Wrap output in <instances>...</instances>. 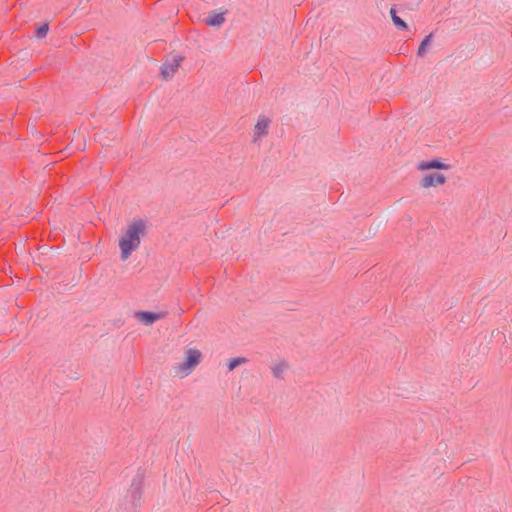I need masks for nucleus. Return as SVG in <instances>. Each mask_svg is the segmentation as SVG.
Returning <instances> with one entry per match:
<instances>
[{
    "instance_id": "1",
    "label": "nucleus",
    "mask_w": 512,
    "mask_h": 512,
    "mask_svg": "<svg viewBox=\"0 0 512 512\" xmlns=\"http://www.w3.org/2000/svg\"><path fill=\"white\" fill-rule=\"evenodd\" d=\"M145 233L146 223L143 220H134L124 228L118 240L121 260H128L140 247Z\"/></svg>"
},
{
    "instance_id": "2",
    "label": "nucleus",
    "mask_w": 512,
    "mask_h": 512,
    "mask_svg": "<svg viewBox=\"0 0 512 512\" xmlns=\"http://www.w3.org/2000/svg\"><path fill=\"white\" fill-rule=\"evenodd\" d=\"M202 354L196 348H186L184 350V358L182 362L173 366L172 371L174 376L178 378H185L193 373L196 367L201 362Z\"/></svg>"
},
{
    "instance_id": "3",
    "label": "nucleus",
    "mask_w": 512,
    "mask_h": 512,
    "mask_svg": "<svg viewBox=\"0 0 512 512\" xmlns=\"http://www.w3.org/2000/svg\"><path fill=\"white\" fill-rule=\"evenodd\" d=\"M271 120L264 116L260 115L255 123L253 130V142H260L265 136L268 134V129L270 126Z\"/></svg>"
},
{
    "instance_id": "4",
    "label": "nucleus",
    "mask_w": 512,
    "mask_h": 512,
    "mask_svg": "<svg viewBox=\"0 0 512 512\" xmlns=\"http://www.w3.org/2000/svg\"><path fill=\"white\" fill-rule=\"evenodd\" d=\"M446 182V176L441 172H432L425 174L420 182L421 187L431 188L443 185Z\"/></svg>"
},
{
    "instance_id": "5",
    "label": "nucleus",
    "mask_w": 512,
    "mask_h": 512,
    "mask_svg": "<svg viewBox=\"0 0 512 512\" xmlns=\"http://www.w3.org/2000/svg\"><path fill=\"white\" fill-rule=\"evenodd\" d=\"M418 170L420 171H427L432 169L437 170H448L450 166L446 164L445 162L441 161L440 159H432L428 161H421L417 165Z\"/></svg>"
},
{
    "instance_id": "6",
    "label": "nucleus",
    "mask_w": 512,
    "mask_h": 512,
    "mask_svg": "<svg viewBox=\"0 0 512 512\" xmlns=\"http://www.w3.org/2000/svg\"><path fill=\"white\" fill-rule=\"evenodd\" d=\"M270 369L275 378H283L289 369V363L284 359H277L272 362Z\"/></svg>"
},
{
    "instance_id": "7",
    "label": "nucleus",
    "mask_w": 512,
    "mask_h": 512,
    "mask_svg": "<svg viewBox=\"0 0 512 512\" xmlns=\"http://www.w3.org/2000/svg\"><path fill=\"white\" fill-rule=\"evenodd\" d=\"M165 316L164 313H154V312H147V311H141L136 313V318L143 323L144 325H152L157 320L163 318Z\"/></svg>"
},
{
    "instance_id": "8",
    "label": "nucleus",
    "mask_w": 512,
    "mask_h": 512,
    "mask_svg": "<svg viewBox=\"0 0 512 512\" xmlns=\"http://www.w3.org/2000/svg\"><path fill=\"white\" fill-rule=\"evenodd\" d=\"M181 62L180 57H174L170 62H167L162 67V75L164 78L171 77L179 68Z\"/></svg>"
},
{
    "instance_id": "9",
    "label": "nucleus",
    "mask_w": 512,
    "mask_h": 512,
    "mask_svg": "<svg viewBox=\"0 0 512 512\" xmlns=\"http://www.w3.org/2000/svg\"><path fill=\"white\" fill-rule=\"evenodd\" d=\"M224 22L223 13H212L206 18V24L212 27H220Z\"/></svg>"
},
{
    "instance_id": "10",
    "label": "nucleus",
    "mask_w": 512,
    "mask_h": 512,
    "mask_svg": "<svg viewBox=\"0 0 512 512\" xmlns=\"http://www.w3.org/2000/svg\"><path fill=\"white\" fill-rule=\"evenodd\" d=\"M246 362H247V360L244 357L232 358L227 363L228 370L232 371L235 368H237L238 366H240V365H242V364H244Z\"/></svg>"
},
{
    "instance_id": "11",
    "label": "nucleus",
    "mask_w": 512,
    "mask_h": 512,
    "mask_svg": "<svg viewBox=\"0 0 512 512\" xmlns=\"http://www.w3.org/2000/svg\"><path fill=\"white\" fill-rule=\"evenodd\" d=\"M432 35H428L424 38V40L421 42L419 48H418V55L423 56L426 53V49L428 45L431 43Z\"/></svg>"
},
{
    "instance_id": "12",
    "label": "nucleus",
    "mask_w": 512,
    "mask_h": 512,
    "mask_svg": "<svg viewBox=\"0 0 512 512\" xmlns=\"http://www.w3.org/2000/svg\"><path fill=\"white\" fill-rule=\"evenodd\" d=\"M49 30L48 24L44 23L37 28L36 34L39 38H43L47 35Z\"/></svg>"
},
{
    "instance_id": "13",
    "label": "nucleus",
    "mask_w": 512,
    "mask_h": 512,
    "mask_svg": "<svg viewBox=\"0 0 512 512\" xmlns=\"http://www.w3.org/2000/svg\"><path fill=\"white\" fill-rule=\"evenodd\" d=\"M394 25L398 28H402V29H406L407 28V24L399 17H394V19L392 20Z\"/></svg>"
},
{
    "instance_id": "14",
    "label": "nucleus",
    "mask_w": 512,
    "mask_h": 512,
    "mask_svg": "<svg viewBox=\"0 0 512 512\" xmlns=\"http://www.w3.org/2000/svg\"><path fill=\"white\" fill-rule=\"evenodd\" d=\"M390 15H391L392 20L394 19V17H397V15H396V11H395V9H394V8H392V9L390 10Z\"/></svg>"
}]
</instances>
